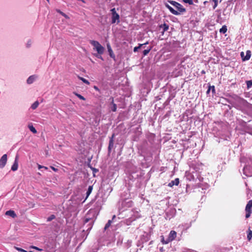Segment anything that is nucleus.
Returning a JSON list of instances; mask_svg holds the SVG:
<instances>
[{
  "mask_svg": "<svg viewBox=\"0 0 252 252\" xmlns=\"http://www.w3.org/2000/svg\"><path fill=\"white\" fill-rule=\"evenodd\" d=\"M227 31V27L226 26H223L220 30V32L222 33H225Z\"/></svg>",
  "mask_w": 252,
  "mask_h": 252,
  "instance_id": "obj_15",
  "label": "nucleus"
},
{
  "mask_svg": "<svg viewBox=\"0 0 252 252\" xmlns=\"http://www.w3.org/2000/svg\"><path fill=\"white\" fill-rule=\"evenodd\" d=\"M179 184V179L178 178L175 179L174 180L172 181L168 184V186L172 187L173 186H178Z\"/></svg>",
  "mask_w": 252,
  "mask_h": 252,
  "instance_id": "obj_11",
  "label": "nucleus"
},
{
  "mask_svg": "<svg viewBox=\"0 0 252 252\" xmlns=\"http://www.w3.org/2000/svg\"><path fill=\"white\" fill-rule=\"evenodd\" d=\"M15 249L16 250H17V251H19V252H27L26 251L21 249V248H18V247H15Z\"/></svg>",
  "mask_w": 252,
  "mask_h": 252,
  "instance_id": "obj_33",
  "label": "nucleus"
},
{
  "mask_svg": "<svg viewBox=\"0 0 252 252\" xmlns=\"http://www.w3.org/2000/svg\"><path fill=\"white\" fill-rule=\"evenodd\" d=\"M209 87H211V90H212L213 92H215V87L214 86H210Z\"/></svg>",
  "mask_w": 252,
  "mask_h": 252,
  "instance_id": "obj_35",
  "label": "nucleus"
},
{
  "mask_svg": "<svg viewBox=\"0 0 252 252\" xmlns=\"http://www.w3.org/2000/svg\"><path fill=\"white\" fill-rule=\"evenodd\" d=\"M38 169H41V168H43V166H42V165H41L38 164Z\"/></svg>",
  "mask_w": 252,
  "mask_h": 252,
  "instance_id": "obj_38",
  "label": "nucleus"
},
{
  "mask_svg": "<svg viewBox=\"0 0 252 252\" xmlns=\"http://www.w3.org/2000/svg\"><path fill=\"white\" fill-rule=\"evenodd\" d=\"M115 218V216L114 215V216H113V219H114Z\"/></svg>",
  "mask_w": 252,
  "mask_h": 252,
  "instance_id": "obj_46",
  "label": "nucleus"
},
{
  "mask_svg": "<svg viewBox=\"0 0 252 252\" xmlns=\"http://www.w3.org/2000/svg\"><path fill=\"white\" fill-rule=\"evenodd\" d=\"M50 167H51V168L53 170H54V171H55V172H56V171H58V169H57V168H55V167H53V166H51Z\"/></svg>",
  "mask_w": 252,
  "mask_h": 252,
  "instance_id": "obj_36",
  "label": "nucleus"
},
{
  "mask_svg": "<svg viewBox=\"0 0 252 252\" xmlns=\"http://www.w3.org/2000/svg\"><path fill=\"white\" fill-rule=\"evenodd\" d=\"M32 248L33 249H35V250H38V249L37 247H32Z\"/></svg>",
  "mask_w": 252,
  "mask_h": 252,
  "instance_id": "obj_43",
  "label": "nucleus"
},
{
  "mask_svg": "<svg viewBox=\"0 0 252 252\" xmlns=\"http://www.w3.org/2000/svg\"><path fill=\"white\" fill-rule=\"evenodd\" d=\"M251 166H246L243 169V173L246 176L251 177L252 176V159H250Z\"/></svg>",
  "mask_w": 252,
  "mask_h": 252,
  "instance_id": "obj_3",
  "label": "nucleus"
},
{
  "mask_svg": "<svg viewBox=\"0 0 252 252\" xmlns=\"http://www.w3.org/2000/svg\"><path fill=\"white\" fill-rule=\"evenodd\" d=\"M111 223H112V220H109L107 222V223L106 224L104 229H107L110 226Z\"/></svg>",
  "mask_w": 252,
  "mask_h": 252,
  "instance_id": "obj_24",
  "label": "nucleus"
},
{
  "mask_svg": "<svg viewBox=\"0 0 252 252\" xmlns=\"http://www.w3.org/2000/svg\"><path fill=\"white\" fill-rule=\"evenodd\" d=\"M113 144L112 140H111L109 142V147H110L111 145Z\"/></svg>",
  "mask_w": 252,
  "mask_h": 252,
  "instance_id": "obj_41",
  "label": "nucleus"
},
{
  "mask_svg": "<svg viewBox=\"0 0 252 252\" xmlns=\"http://www.w3.org/2000/svg\"><path fill=\"white\" fill-rule=\"evenodd\" d=\"M160 28H162L163 30V31L165 32V31H166L168 29L169 26L168 25H167L166 24H164L160 26Z\"/></svg>",
  "mask_w": 252,
  "mask_h": 252,
  "instance_id": "obj_18",
  "label": "nucleus"
},
{
  "mask_svg": "<svg viewBox=\"0 0 252 252\" xmlns=\"http://www.w3.org/2000/svg\"><path fill=\"white\" fill-rule=\"evenodd\" d=\"M151 50V49H147V50H145L143 51V55L144 56H146L149 53V52Z\"/></svg>",
  "mask_w": 252,
  "mask_h": 252,
  "instance_id": "obj_32",
  "label": "nucleus"
},
{
  "mask_svg": "<svg viewBox=\"0 0 252 252\" xmlns=\"http://www.w3.org/2000/svg\"><path fill=\"white\" fill-rule=\"evenodd\" d=\"M107 49H108V51L109 52V55L110 56L113 58V59H114L115 58V55L113 53V52L112 51V49L110 46V45L109 43H107Z\"/></svg>",
  "mask_w": 252,
  "mask_h": 252,
  "instance_id": "obj_10",
  "label": "nucleus"
},
{
  "mask_svg": "<svg viewBox=\"0 0 252 252\" xmlns=\"http://www.w3.org/2000/svg\"><path fill=\"white\" fill-rule=\"evenodd\" d=\"M92 190H93V187L92 186H89V188H88V190H87V191L86 192V194H87V197L86 198H87L90 195V194H91V193L92 191Z\"/></svg>",
  "mask_w": 252,
  "mask_h": 252,
  "instance_id": "obj_17",
  "label": "nucleus"
},
{
  "mask_svg": "<svg viewBox=\"0 0 252 252\" xmlns=\"http://www.w3.org/2000/svg\"><path fill=\"white\" fill-rule=\"evenodd\" d=\"M111 110L113 111V112H115L117 110V106H116V104H114V103H113V106L111 108Z\"/></svg>",
  "mask_w": 252,
  "mask_h": 252,
  "instance_id": "obj_31",
  "label": "nucleus"
},
{
  "mask_svg": "<svg viewBox=\"0 0 252 252\" xmlns=\"http://www.w3.org/2000/svg\"><path fill=\"white\" fill-rule=\"evenodd\" d=\"M241 55L242 56L244 55V53L243 52H241Z\"/></svg>",
  "mask_w": 252,
  "mask_h": 252,
  "instance_id": "obj_45",
  "label": "nucleus"
},
{
  "mask_svg": "<svg viewBox=\"0 0 252 252\" xmlns=\"http://www.w3.org/2000/svg\"><path fill=\"white\" fill-rule=\"evenodd\" d=\"M211 91V87H209L208 91H207V93H209V92Z\"/></svg>",
  "mask_w": 252,
  "mask_h": 252,
  "instance_id": "obj_42",
  "label": "nucleus"
},
{
  "mask_svg": "<svg viewBox=\"0 0 252 252\" xmlns=\"http://www.w3.org/2000/svg\"><path fill=\"white\" fill-rule=\"evenodd\" d=\"M250 57H251V55L250 54V52H247V55L244 59V60H248L250 59Z\"/></svg>",
  "mask_w": 252,
  "mask_h": 252,
  "instance_id": "obj_26",
  "label": "nucleus"
},
{
  "mask_svg": "<svg viewBox=\"0 0 252 252\" xmlns=\"http://www.w3.org/2000/svg\"><path fill=\"white\" fill-rule=\"evenodd\" d=\"M168 2L170 3L171 5H172L174 7H175L177 3V2L173 1V0H168Z\"/></svg>",
  "mask_w": 252,
  "mask_h": 252,
  "instance_id": "obj_27",
  "label": "nucleus"
},
{
  "mask_svg": "<svg viewBox=\"0 0 252 252\" xmlns=\"http://www.w3.org/2000/svg\"><path fill=\"white\" fill-rule=\"evenodd\" d=\"M89 220H90V219H89L86 218V219H85V223L88 222L89 221Z\"/></svg>",
  "mask_w": 252,
  "mask_h": 252,
  "instance_id": "obj_39",
  "label": "nucleus"
},
{
  "mask_svg": "<svg viewBox=\"0 0 252 252\" xmlns=\"http://www.w3.org/2000/svg\"><path fill=\"white\" fill-rule=\"evenodd\" d=\"M177 235L176 232L172 230L170 231L168 237L167 239V242L166 243H169L171 241H172L173 240L175 239Z\"/></svg>",
  "mask_w": 252,
  "mask_h": 252,
  "instance_id": "obj_7",
  "label": "nucleus"
},
{
  "mask_svg": "<svg viewBox=\"0 0 252 252\" xmlns=\"http://www.w3.org/2000/svg\"><path fill=\"white\" fill-rule=\"evenodd\" d=\"M74 94L79 98H80V99H82V100H85V98L84 96H83L82 95H81V94H78L77 93H74Z\"/></svg>",
  "mask_w": 252,
  "mask_h": 252,
  "instance_id": "obj_23",
  "label": "nucleus"
},
{
  "mask_svg": "<svg viewBox=\"0 0 252 252\" xmlns=\"http://www.w3.org/2000/svg\"><path fill=\"white\" fill-rule=\"evenodd\" d=\"M147 44H148V42H146L145 44H140L139 46L135 47L133 49V51L134 52H136L137 51H138V49L141 48V47H142L143 45H146Z\"/></svg>",
  "mask_w": 252,
  "mask_h": 252,
  "instance_id": "obj_19",
  "label": "nucleus"
},
{
  "mask_svg": "<svg viewBox=\"0 0 252 252\" xmlns=\"http://www.w3.org/2000/svg\"><path fill=\"white\" fill-rule=\"evenodd\" d=\"M94 88L95 90H96V91H98V90H99L98 88L96 86H94Z\"/></svg>",
  "mask_w": 252,
  "mask_h": 252,
  "instance_id": "obj_40",
  "label": "nucleus"
},
{
  "mask_svg": "<svg viewBox=\"0 0 252 252\" xmlns=\"http://www.w3.org/2000/svg\"><path fill=\"white\" fill-rule=\"evenodd\" d=\"M111 11L112 12V23H115L116 22L119 23V18L120 16L119 14L116 12L115 8H112L111 10Z\"/></svg>",
  "mask_w": 252,
  "mask_h": 252,
  "instance_id": "obj_5",
  "label": "nucleus"
},
{
  "mask_svg": "<svg viewBox=\"0 0 252 252\" xmlns=\"http://www.w3.org/2000/svg\"><path fill=\"white\" fill-rule=\"evenodd\" d=\"M55 218V216L54 215H52L47 218V221H51Z\"/></svg>",
  "mask_w": 252,
  "mask_h": 252,
  "instance_id": "obj_28",
  "label": "nucleus"
},
{
  "mask_svg": "<svg viewBox=\"0 0 252 252\" xmlns=\"http://www.w3.org/2000/svg\"><path fill=\"white\" fill-rule=\"evenodd\" d=\"M47 0V1H49V0Z\"/></svg>",
  "mask_w": 252,
  "mask_h": 252,
  "instance_id": "obj_47",
  "label": "nucleus"
},
{
  "mask_svg": "<svg viewBox=\"0 0 252 252\" xmlns=\"http://www.w3.org/2000/svg\"><path fill=\"white\" fill-rule=\"evenodd\" d=\"M37 78V76L35 75L30 76L27 80V83L28 84H31L34 82Z\"/></svg>",
  "mask_w": 252,
  "mask_h": 252,
  "instance_id": "obj_9",
  "label": "nucleus"
},
{
  "mask_svg": "<svg viewBox=\"0 0 252 252\" xmlns=\"http://www.w3.org/2000/svg\"><path fill=\"white\" fill-rule=\"evenodd\" d=\"M39 105V102L37 101H35L31 106V108L33 110L35 109Z\"/></svg>",
  "mask_w": 252,
  "mask_h": 252,
  "instance_id": "obj_14",
  "label": "nucleus"
},
{
  "mask_svg": "<svg viewBox=\"0 0 252 252\" xmlns=\"http://www.w3.org/2000/svg\"><path fill=\"white\" fill-rule=\"evenodd\" d=\"M161 241L163 244H167L169 243H166L167 242V239L166 240H164V237L163 236H161Z\"/></svg>",
  "mask_w": 252,
  "mask_h": 252,
  "instance_id": "obj_29",
  "label": "nucleus"
},
{
  "mask_svg": "<svg viewBox=\"0 0 252 252\" xmlns=\"http://www.w3.org/2000/svg\"><path fill=\"white\" fill-rule=\"evenodd\" d=\"M185 3H189V4H192L193 3V1L192 0H183Z\"/></svg>",
  "mask_w": 252,
  "mask_h": 252,
  "instance_id": "obj_30",
  "label": "nucleus"
},
{
  "mask_svg": "<svg viewBox=\"0 0 252 252\" xmlns=\"http://www.w3.org/2000/svg\"><path fill=\"white\" fill-rule=\"evenodd\" d=\"M57 11L60 13L62 15H63L64 17H65V18H67V19H68L69 18V17L66 15L65 14V13H64L63 12H62L60 10H59V9H57Z\"/></svg>",
  "mask_w": 252,
  "mask_h": 252,
  "instance_id": "obj_20",
  "label": "nucleus"
},
{
  "mask_svg": "<svg viewBox=\"0 0 252 252\" xmlns=\"http://www.w3.org/2000/svg\"><path fill=\"white\" fill-rule=\"evenodd\" d=\"M252 200H251L248 202L245 208V211L246 212V218L247 219L249 218L251 216V214L252 213Z\"/></svg>",
  "mask_w": 252,
  "mask_h": 252,
  "instance_id": "obj_4",
  "label": "nucleus"
},
{
  "mask_svg": "<svg viewBox=\"0 0 252 252\" xmlns=\"http://www.w3.org/2000/svg\"><path fill=\"white\" fill-rule=\"evenodd\" d=\"M32 40L31 39H29L27 41V42L26 43V47L27 48H30L32 46Z\"/></svg>",
  "mask_w": 252,
  "mask_h": 252,
  "instance_id": "obj_21",
  "label": "nucleus"
},
{
  "mask_svg": "<svg viewBox=\"0 0 252 252\" xmlns=\"http://www.w3.org/2000/svg\"><path fill=\"white\" fill-rule=\"evenodd\" d=\"M43 168H44L45 169H48V168L47 167L44 166H43Z\"/></svg>",
  "mask_w": 252,
  "mask_h": 252,
  "instance_id": "obj_44",
  "label": "nucleus"
},
{
  "mask_svg": "<svg viewBox=\"0 0 252 252\" xmlns=\"http://www.w3.org/2000/svg\"><path fill=\"white\" fill-rule=\"evenodd\" d=\"M18 156H16L15 157V160H14V162L13 164V165H12L11 170L14 171H16L18 169Z\"/></svg>",
  "mask_w": 252,
  "mask_h": 252,
  "instance_id": "obj_8",
  "label": "nucleus"
},
{
  "mask_svg": "<svg viewBox=\"0 0 252 252\" xmlns=\"http://www.w3.org/2000/svg\"><path fill=\"white\" fill-rule=\"evenodd\" d=\"M80 79L81 80H82L84 83L86 84H90V82L87 80H86V79L83 78V77H79Z\"/></svg>",
  "mask_w": 252,
  "mask_h": 252,
  "instance_id": "obj_25",
  "label": "nucleus"
},
{
  "mask_svg": "<svg viewBox=\"0 0 252 252\" xmlns=\"http://www.w3.org/2000/svg\"><path fill=\"white\" fill-rule=\"evenodd\" d=\"M28 127L32 133H36L37 131L32 125H29Z\"/></svg>",
  "mask_w": 252,
  "mask_h": 252,
  "instance_id": "obj_16",
  "label": "nucleus"
},
{
  "mask_svg": "<svg viewBox=\"0 0 252 252\" xmlns=\"http://www.w3.org/2000/svg\"><path fill=\"white\" fill-rule=\"evenodd\" d=\"M90 43L93 46L94 50H95L98 54H103L105 49L98 41L91 40Z\"/></svg>",
  "mask_w": 252,
  "mask_h": 252,
  "instance_id": "obj_2",
  "label": "nucleus"
},
{
  "mask_svg": "<svg viewBox=\"0 0 252 252\" xmlns=\"http://www.w3.org/2000/svg\"><path fill=\"white\" fill-rule=\"evenodd\" d=\"M5 215L11 217L13 218H15L16 217V214L15 212L12 210H9L6 212Z\"/></svg>",
  "mask_w": 252,
  "mask_h": 252,
  "instance_id": "obj_12",
  "label": "nucleus"
},
{
  "mask_svg": "<svg viewBox=\"0 0 252 252\" xmlns=\"http://www.w3.org/2000/svg\"><path fill=\"white\" fill-rule=\"evenodd\" d=\"M7 161V156L3 155L0 158V168L2 169L6 165Z\"/></svg>",
  "mask_w": 252,
  "mask_h": 252,
  "instance_id": "obj_6",
  "label": "nucleus"
},
{
  "mask_svg": "<svg viewBox=\"0 0 252 252\" xmlns=\"http://www.w3.org/2000/svg\"><path fill=\"white\" fill-rule=\"evenodd\" d=\"M252 237V230L249 229L248 231L247 239L249 241H250Z\"/></svg>",
  "mask_w": 252,
  "mask_h": 252,
  "instance_id": "obj_13",
  "label": "nucleus"
},
{
  "mask_svg": "<svg viewBox=\"0 0 252 252\" xmlns=\"http://www.w3.org/2000/svg\"><path fill=\"white\" fill-rule=\"evenodd\" d=\"M101 55H99V54H98V55H96L95 56H96L97 58H99V59H101V60H103V58H102V57H101Z\"/></svg>",
  "mask_w": 252,
  "mask_h": 252,
  "instance_id": "obj_37",
  "label": "nucleus"
},
{
  "mask_svg": "<svg viewBox=\"0 0 252 252\" xmlns=\"http://www.w3.org/2000/svg\"><path fill=\"white\" fill-rule=\"evenodd\" d=\"M165 6L167 8L171 13L175 15H178L181 13H183L186 11V9L183 6L177 2L175 7L177 9L175 10L171 6H170L167 3H165Z\"/></svg>",
  "mask_w": 252,
  "mask_h": 252,
  "instance_id": "obj_1",
  "label": "nucleus"
},
{
  "mask_svg": "<svg viewBox=\"0 0 252 252\" xmlns=\"http://www.w3.org/2000/svg\"><path fill=\"white\" fill-rule=\"evenodd\" d=\"M215 2H214V9H215L217 6V5H218V0H213Z\"/></svg>",
  "mask_w": 252,
  "mask_h": 252,
  "instance_id": "obj_34",
  "label": "nucleus"
},
{
  "mask_svg": "<svg viewBox=\"0 0 252 252\" xmlns=\"http://www.w3.org/2000/svg\"><path fill=\"white\" fill-rule=\"evenodd\" d=\"M246 83H247V88L248 89L250 88L252 86V80L247 81Z\"/></svg>",
  "mask_w": 252,
  "mask_h": 252,
  "instance_id": "obj_22",
  "label": "nucleus"
}]
</instances>
